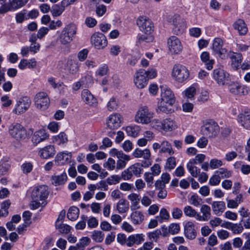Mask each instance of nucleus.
Segmentation results:
<instances>
[{"label":"nucleus","mask_w":250,"mask_h":250,"mask_svg":"<svg viewBox=\"0 0 250 250\" xmlns=\"http://www.w3.org/2000/svg\"><path fill=\"white\" fill-rule=\"evenodd\" d=\"M49 194L48 188L45 185L34 188L31 193L32 201L30 204V208L36 209L40 207H44L47 204L46 199Z\"/></svg>","instance_id":"nucleus-1"},{"label":"nucleus","mask_w":250,"mask_h":250,"mask_svg":"<svg viewBox=\"0 0 250 250\" xmlns=\"http://www.w3.org/2000/svg\"><path fill=\"white\" fill-rule=\"evenodd\" d=\"M77 32V26L70 23L66 24L62 30L58 41L63 45H67L74 39Z\"/></svg>","instance_id":"nucleus-2"},{"label":"nucleus","mask_w":250,"mask_h":250,"mask_svg":"<svg viewBox=\"0 0 250 250\" xmlns=\"http://www.w3.org/2000/svg\"><path fill=\"white\" fill-rule=\"evenodd\" d=\"M168 21L173 26L172 30L175 34L180 35L185 32L187 28L186 21L179 15L169 16Z\"/></svg>","instance_id":"nucleus-3"},{"label":"nucleus","mask_w":250,"mask_h":250,"mask_svg":"<svg viewBox=\"0 0 250 250\" xmlns=\"http://www.w3.org/2000/svg\"><path fill=\"white\" fill-rule=\"evenodd\" d=\"M171 76L176 82L182 83L189 78V71L185 66L176 64L173 67Z\"/></svg>","instance_id":"nucleus-4"},{"label":"nucleus","mask_w":250,"mask_h":250,"mask_svg":"<svg viewBox=\"0 0 250 250\" xmlns=\"http://www.w3.org/2000/svg\"><path fill=\"white\" fill-rule=\"evenodd\" d=\"M153 115V112L147 106H143L137 112L135 120L138 123L147 124L151 122Z\"/></svg>","instance_id":"nucleus-5"},{"label":"nucleus","mask_w":250,"mask_h":250,"mask_svg":"<svg viewBox=\"0 0 250 250\" xmlns=\"http://www.w3.org/2000/svg\"><path fill=\"white\" fill-rule=\"evenodd\" d=\"M220 131L217 123L210 120L207 122L201 127V132L203 135L208 138L216 137Z\"/></svg>","instance_id":"nucleus-6"},{"label":"nucleus","mask_w":250,"mask_h":250,"mask_svg":"<svg viewBox=\"0 0 250 250\" xmlns=\"http://www.w3.org/2000/svg\"><path fill=\"white\" fill-rule=\"evenodd\" d=\"M9 132L11 136L18 141L23 140L27 137L25 128L18 123H13L9 126Z\"/></svg>","instance_id":"nucleus-7"},{"label":"nucleus","mask_w":250,"mask_h":250,"mask_svg":"<svg viewBox=\"0 0 250 250\" xmlns=\"http://www.w3.org/2000/svg\"><path fill=\"white\" fill-rule=\"evenodd\" d=\"M137 24L140 30L146 34L150 35L154 30V24L146 16H140L137 20Z\"/></svg>","instance_id":"nucleus-8"},{"label":"nucleus","mask_w":250,"mask_h":250,"mask_svg":"<svg viewBox=\"0 0 250 250\" xmlns=\"http://www.w3.org/2000/svg\"><path fill=\"white\" fill-rule=\"evenodd\" d=\"M31 101L28 97L24 96L20 98L16 102L13 112L20 115L25 112L29 108Z\"/></svg>","instance_id":"nucleus-9"},{"label":"nucleus","mask_w":250,"mask_h":250,"mask_svg":"<svg viewBox=\"0 0 250 250\" xmlns=\"http://www.w3.org/2000/svg\"><path fill=\"white\" fill-rule=\"evenodd\" d=\"M110 155L113 157H117L118 160L117 162L116 168L117 169H123L125 167L127 162L130 160V156L119 151L116 148H112L110 151Z\"/></svg>","instance_id":"nucleus-10"},{"label":"nucleus","mask_w":250,"mask_h":250,"mask_svg":"<svg viewBox=\"0 0 250 250\" xmlns=\"http://www.w3.org/2000/svg\"><path fill=\"white\" fill-rule=\"evenodd\" d=\"M213 78L217 83L221 86L229 84L230 81L229 74L220 68L213 70Z\"/></svg>","instance_id":"nucleus-11"},{"label":"nucleus","mask_w":250,"mask_h":250,"mask_svg":"<svg viewBox=\"0 0 250 250\" xmlns=\"http://www.w3.org/2000/svg\"><path fill=\"white\" fill-rule=\"evenodd\" d=\"M34 103L36 107L38 109L45 110L49 105L50 100L46 93L41 92L35 96Z\"/></svg>","instance_id":"nucleus-12"},{"label":"nucleus","mask_w":250,"mask_h":250,"mask_svg":"<svg viewBox=\"0 0 250 250\" xmlns=\"http://www.w3.org/2000/svg\"><path fill=\"white\" fill-rule=\"evenodd\" d=\"M91 43L98 49H102L106 46L107 41L105 36L102 33H94L91 37Z\"/></svg>","instance_id":"nucleus-13"},{"label":"nucleus","mask_w":250,"mask_h":250,"mask_svg":"<svg viewBox=\"0 0 250 250\" xmlns=\"http://www.w3.org/2000/svg\"><path fill=\"white\" fill-rule=\"evenodd\" d=\"M123 122V118L119 113H114L106 119L107 127L110 129H116L121 126Z\"/></svg>","instance_id":"nucleus-14"},{"label":"nucleus","mask_w":250,"mask_h":250,"mask_svg":"<svg viewBox=\"0 0 250 250\" xmlns=\"http://www.w3.org/2000/svg\"><path fill=\"white\" fill-rule=\"evenodd\" d=\"M146 70L140 69L136 72L134 76V83L139 89L144 88L147 84L148 79L145 75Z\"/></svg>","instance_id":"nucleus-15"},{"label":"nucleus","mask_w":250,"mask_h":250,"mask_svg":"<svg viewBox=\"0 0 250 250\" xmlns=\"http://www.w3.org/2000/svg\"><path fill=\"white\" fill-rule=\"evenodd\" d=\"M167 45L169 51L174 54L180 53L183 49L181 41L175 36H171L168 38Z\"/></svg>","instance_id":"nucleus-16"},{"label":"nucleus","mask_w":250,"mask_h":250,"mask_svg":"<svg viewBox=\"0 0 250 250\" xmlns=\"http://www.w3.org/2000/svg\"><path fill=\"white\" fill-rule=\"evenodd\" d=\"M161 90L160 100L166 102L169 105H172L175 102V98L171 89L165 86L161 87Z\"/></svg>","instance_id":"nucleus-17"},{"label":"nucleus","mask_w":250,"mask_h":250,"mask_svg":"<svg viewBox=\"0 0 250 250\" xmlns=\"http://www.w3.org/2000/svg\"><path fill=\"white\" fill-rule=\"evenodd\" d=\"M223 42L220 38H215L212 43V50L219 56L224 59L227 53V50L222 48Z\"/></svg>","instance_id":"nucleus-18"},{"label":"nucleus","mask_w":250,"mask_h":250,"mask_svg":"<svg viewBox=\"0 0 250 250\" xmlns=\"http://www.w3.org/2000/svg\"><path fill=\"white\" fill-rule=\"evenodd\" d=\"M238 121L247 129H250V110H246L238 116Z\"/></svg>","instance_id":"nucleus-19"},{"label":"nucleus","mask_w":250,"mask_h":250,"mask_svg":"<svg viewBox=\"0 0 250 250\" xmlns=\"http://www.w3.org/2000/svg\"><path fill=\"white\" fill-rule=\"evenodd\" d=\"M56 150L54 146L48 145L41 148L39 151V155L42 159H49L55 154Z\"/></svg>","instance_id":"nucleus-20"},{"label":"nucleus","mask_w":250,"mask_h":250,"mask_svg":"<svg viewBox=\"0 0 250 250\" xmlns=\"http://www.w3.org/2000/svg\"><path fill=\"white\" fill-rule=\"evenodd\" d=\"M48 137V134L46 133L44 130L40 129L35 132L32 137V142L33 144L37 145L46 140Z\"/></svg>","instance_id":"nucleus-21"},{"label":"nucleus","mask_w":250,"mask_h":250,"mask_svg":"<svg viewBox=\"0 0 250 250\" xmlns=\"http://www.w3.org/2000/svg\"><path fill=\"white\" fill-rule=\"evenodd\" d=\"M185 235L189 239H194L196 236V232L194 229V225L191 222H187L185 226Z\"/></svg>","instance_id":"nucleus-22"},{"label":"nucleus","mask_w":250,"mask_h":250,"mask_svg":"<svg viewBox=\"0 0 250 250\" xmlns=\"http://www.w3.org/2000/svg\"><path fill=\"white\" fill-rule=\"evenodd\" d=\"M83 101L87 104L92 105L97 103V100L87 89H83L82 92Z\"/></svg>","instance_id":"nucleus-23"},{"label":"nucleus","mask_w":250,"mask_h":250,"mask_svg":"<svg viewBox=\"0 0 250 250\" xmlns=\"http://www.w3.org/2000/svg\"><path fill=\"white\" fill-rule=\"evenodd\" d=\"M71 157V153L70 152H60L57 154L55 157V161L59 165H64L65 163L70 162Z\"/></svg>","instance_id":"nucleus-24"},{"label":"nucleus","mask_w":250,"mask_h":250,"mask_svg":"<svg viewBox=\"0 0 250 250\" xmlns=\"http://www.w3.org/2000/svg\"><path fill=\"white\" fill-rule=\"evenodd\" d=\"M127 198L131 202L130 208L132 210H137L140 208V206L139 205L140 197L139 194L135 193H131L128 195Z\"/></svg>","instance_id":"nucleus-25"},{"label":"nucleus","mask_w":250,"mask_h":250,"mask_svg":"<svg viewBox=\"0 0 250 250\" xmlns=\"http://www.w3.org/2000/svg\"><path fill=\"white\" fill-rule=\"evenodd\" d=\"M233 28L237 30L241 35H244L248 32V28L245 21L242 19H238L233 24Z\"/></svg>","instance_id":"nucleus-26"},{"label":"nucleus","mask_w":250,"mask_h":250,"mask_svg":"<svg viewBox=\"0 0 250 250\" xmlns=\"http://www.w3.org/2000/svg\"><path fill=\"white\" fill-rule=\"evenodd\" d=\"M67 176L65 172L60 175L54 174L51 176V180L52 184L56 186L64 184L67 181Z\"/></svg>","instance_id":"nucleus-27"},{"label":"nucleus","mask_w":250,"mask_h":250,"mask_svg":"<svg viewBox=\"0 0 250 250\" xmlns=\"http://www.w3.org/2000/svg\"><path fill=\"white\" fill-rule=\"evenodd\" d=\"M177 127V125L174 119L168 118L163 120V130L171 131Z\"/></svg>","instance_id":"nucleus-28"},{"label":"nucleus","mask_w":250,"mask_h":250,"mask_svg":"<svg viewBox=\"0 0 250 250\" xmlns=\"http://www.w3.org/2000/svg\"><path fill=\"white\" fill-rule=\"evenodd\" d=\"M132 155L136 158H143L145 160H148L150 158L151 153L148 149L141 150L136 148L133 152Z\"/></svg>","instance_id":"nucleus-29"},{"label":"nucleus","mask_w":250,"mask_h":250,"mask_svg":"<svg viewBox=\"0 0 250 250\" xmlns=\"http://www.w3.org/2000/svg\"><path fill=\"white\" fill-rule=\"evenodd\" d=\"M130 215L132 222L135 225L141 224L144 220L145 216L143 212L140 210H134Z\"/></svg>","instance_id":"nucleus-30"},{"label":"nucleus","mask_w":250,"mask_h":250,"mask_svg":"<svg viewBox=\"0 0 250 250\" xmlns=\"http://www.w3.org/2000/svg\"><path fill=\"white\" fill-rule=\"evenodd\" d=\"M172 105H169L166 102L160 100L158 103V107L156 109V112H161L166 113H170L174 111V110L171 107Z\"/></svg>","instance_id":"nucleus-31"},{"label":"nucleus","mask_w":250,"mask_h":250,"mask_svg":"<svg viewBox=\"0 0 250 250\" xmlns=\"http://www.w3.org/2000/svg\"><path fill=\"white\" fill-rule=\"evenodd\" d=\"M37 66V62L35 59L33 58L29 61L22 59L19 64V67L21 69H24L27 67L30 69L34 68Z\"/></svg>","instance_id":"nucleus-32"},{"label":"nucleus","mask_w":250,"mask_h":250,"mask_svg":"<svg viewBox=\"0 0 250 250\" xmlns=\"http://www.w3.org/2000/svg\"><path fill=\"white\" fill-rule=\"evenodd\" d=\"M211 205L212 210L216 215H219L226 209V204L223 201H214Z\"/></svg>","instance_id":"nucleus-33"},{"label":"nucleus","mask_w":250,"mask_h":250,"mask_svg":"<svg viewBox=\"0 0 250 250\" xmlns=\"http://www.w3.org/2000/svg\"><path fill=\"white\" fill-rule=\"evenodd\" d=\"M144 241L143 237L141 234L132 235L127 239V246L131 247L134 244L137 245L141 244Z\"/></svg>","instance_id":"nucleus-34"},{"label":"nucleus","mask_w":250,"mask_h":250,"mask_svg":"<svg viewBox=\"0 0 250 250\" xmlns=\"http://www.w3.org/2000/svg\"><path fill=\"white\" fill-rule=\"evenodd\" d=\"M230 58L231 60L232 67L235 69H237L240 66L242 61V55L240 53H233Z\"/></svg>","instance_id":"nucleus-35"},{"label":"nucleus","mask_w":250,"mask_h":250,"mask_svg":"<svg viewBox=\"0 0 250 250\" xmlns=\"http://www.w3.org/2000/svg\"><path fill=\"white\" fill-rule=\"evenodd\" d=\"M66 69L72 74H76L79 70L78 62L72 59L68 60L66 63Z\"/></svg>","instance_id":"nucleus-36"},{"label":"nucleus","mask_w":250,"mask_h":250,"mask_svg":"<svg viewBox=\"0 0 250 250\" xmlns=\"http://www.w3.org/2000/svg\"><path fill=\"white\" fill-rule=\"evenodd\" d=\"M201 59L202 62L205 63L206 68L208 70H211L213 68V64L214 63V61L213 60L209 59V54L208 52H203L201 55Z\"/></svg>","instance_id":"nucleus-37"},{"label":"nucleus","mask_w":250,"mask_h":250,"mask_svg":"<svg viewBox=\"0 0 250 250\" xmlns=\"http://www.w3.org/2000/svg\"><path fill=\"white\" fill-rule=\"evenodd\" d=\"M116 208L119 213H124L129 209V205L125 199H121L117 203Z\"/></svg>","instance_id":"nucleus-38"},{"label":"nucleus","mask_w":250,"mask_h":250,"mask_svg":"<svg viewBox=\"0 0 250 250\" xmlns=\"http://www.w3.org/2000/svg\"><path fill=\"white\" fill-rule=\"evenodd\" d=\"M161 146V149L159 150L160 153L167 152L169 155H172L174 153L170 143L167 141L164 140L162 142Z\"/></svg>","instance_id":"nucleus-39"},{"label":"nucleus","mask_w":250,"mask_h":250,"mask_svg":"<svg viewBox=\"0 0 250 250\" xmlns=\"http://www.w3.org/2000/svg\"><path fill=\"white\" fill-rule=\"evenodd\" d=\"M79 214V208L75 206H72L69 208L67 216V218L69 220L71 221H75L78 218Z\"/></svg>","instance_id":"nucleus-40"},{"label":"nucleus","mask_w":250,"mask_h":250,"mask_svg":"<svg viewBox=\"0 0 250 250\" xmlns=\"http://www.w3.org/2000/svg\"><path fill=\"white\" fill-rule=\"evenodd\" d=\"M88 189L89 191H86L83 195V200L85 201L89 200L93 197L95 191L97 189V185L90 184L88 185Z\"/></svg>","instance_id":"nucleus-41"},{"label":"nucleus","mask_w":250,"mask_h":250,"mask_svg":"<svg viewBox=\"0 0 250 250\" xmlns=\"http://www.w3.org/2000/svg\"><path fill=\"white\" fill-rule=\"evenodd\" d=\"M143 166L139 163H135L129 167L130 170L133 175L138 177L140 176V174L143 171Z\"/></svg>","instance_id":"nucleus-42"},{"label":"nucleus","mask_w":250,"mask_h":250,"mask_svg":"<svg viewBox=\"0 0 250 250\" xmlns=\"http://www.w3.org/2000/svg\"><path fill=\"white\" fill-rule=\"evenodd\" d=\"M126 132L128 136L136 137L137 136L140 131V128L138 126H128L125 128Z\"/></svg>","instance_id":"nucleus-43"},{"label":"nucleus","mask_w":250,"mask_h":250,"mask_svg":"<svg viewBox=\"0 0 250 250\" xmlns=\"http://www.w3.org/2000/svg\"><path fill=\"white\" fill-rule=\"evenodd\" d=\"M26 3L23 0H9V5L12 10H15L23 6Z\"/></svg>","instance_id":"nucleus-44"},{"label":"nucleus","mask_w":250,"mask_h":250,"mask_svg":"<svg viewBox=\"0 0 250 250\" xmlns=\"http://www.w3.org/2000/svg\"><path fill=\"white\" fill-rule=\"evenodd\" d=\"M215 174H218L220 178H227L231 176L232 172L225 168H220L215 171Z\"/></svg>","instance_id":"nucleus-45"},{"label":"nucleus","mask_w":250,"mask_h":250,"mask_svg":"<svg viewBox=\"0 0 250 250\" xmlns=\"http://www.w3.org/2000/svg\"><path fill=\"white\" fill-rule=\"evenodd\" d=\"M90 242V239L87 237L82 238L79 242L76 244L79 250H84L85 247L88 246Z\"/></svg>","instance_id":"nucleus-46"},{"label":"nucleus","mask_w":250,"mask_h":250,"mask_svg":"<svg viewBox=\"0 0 250 250\" xmlns=\"http://www.w3.org/2000/svg\"><path fill=\"white\" fill-rule=\"evenodd\" d=\"M200 211L202 213V215L205 218L206 220H208L211 217V208H210L207 205H203L201 206Z\"/></svg>","instance_id":"nucleus-47"},{"label":"nucleus","mask_w":250,"mask_h":250,"mask_svg":"<svg viewBox=\"0 0 250 250\" xmlns=\"http://www.w3.org/2000/svg\"><path fill=\"white\" fill-rule=\"evenodd\" d=\"M228 87L229 91L234 94H238L240 93V90L241 88V86L239 84V83L231 82L230 83H229Z\"/></svg>","instance_id":"nucleus-48"},{"label":"nucleus","mask_w":250,"mask_h":250,"mask_svg":"<svg viewBox=\"0 0 250 250\" xmlns=\"http://www.w3.org/2000/svg\"><path fill=\"white\" fill-rule=\"evenodd\" d=\"M54 142H59L58 144H64L67 142L68 140L66 135L64 132H61L59 134L54 137Z\"/></svg>","instance_id":"nucleus-49"},{"label":"nucleus","mask_w":250,"mask_h":250,"mask_svg":"<svg viewBox=\"0 0 250 250\" xmlns=\"http://www.w3.org/2000/svg\"><path fill=\"white\" fill-rule=\"evenodd\" d=\"M209 165L210 168L214 169L218 168L222 166L223 163L221 160L214 158L210 160Z\"/></svg>","instance_id":"nucleus-50"},{"label":"nucleus","mask_w":250,"mask_h":250,"mask_svg":"<svg viewBox=\"0 0 250 250\" xmlns=\"http://www.w3.org/2000/svg\"><path fill=\"white\" fill-rule=\"evenodd\" d=\"M104 237V234L99 230H94L91 235L92 239L97 242H101Z\"/></svg>","instance_id":"nucleus-51"},{"label":"nucleus","mask_w":250,"mask_h":250,"mask_svg":"<svg viewBox=\"0 0 250 250\" xmlns=\"http://www.w3.org/2000/svg\"><path fill=\"white\" fill-rule=\"evenodd\" d=\"M118 106V101L115 98H112L110 99L107 104V109L110 111L115 110Z\"/></svg>","instance_id":"nucleus-52"},{"label":"nucleus","mask_w":250,"mask_h":250,"mask_svg":"<svg viewBox=\"0 0 250 250\" xmlns=\"http://www.w3.org/2000/svg\"><path fill=\"white\" fill-rule=\"evenodd\" d=\"M187 169L192 177H197L200 172V169L196 166H192L191 164H187Z\"/></svg>","instance_id":"nucleus-53"},{"label":"nucleus","mask_w":250,"mask_h":250,"mask_svg":"<svg viewBox=\"0 0 250 250\" xmlns=\"http://www.w3.org/2000/svg\"><path fill=\"white\" fill-rule=\"evenodd\" d=\"M189 202L194 206L198 207L201 204L202 199L198 195L195 194L192 195L189 199Z\"/></svg>","instance_id":"nucleus-54"},{"label":"nucleus","mask_w":250,"mask_h":250,"mask_svg":"<svg viewBox=\"0 0 250 250\" xmlns=\"http://www.w3.org/2000/svg\"><path fill=\"white\" fill-rule=\"evenodd\" d=\"M27 12V11L26 10L23 9L21 12L17 13L16 15L17 22L21 23L24 20H26Z\"/></svg>","instance_id":"nucleus-55"},{"label":"nucleus","mask_w":250,"mask_h":250,"mask_svg":"<svg viewBox=\"0 0 250 250\" xmlns=\"http://www.w3.org/2000/svg\"><path fill=\"white\" fill-rule=\"evenodd\" d=\"M64 7L62 6H60L58 5H54L51 10V12L53 16H60L62 12L64 11Z\"/></svg>","instance_id":"nucleus-56"},{"label":"nucleus","mask_w":250,"mask_h":250,"mask_svg":"<svg viewBox=\"0 0 250 250\" xmlns=\"http://www.w3.org/2000/svg\"><path fill=\"white\" fill-rule=\"evenodd\" d=\"M10 165L8 162L1 160L0 162V176H2L6 174Z\"/></svg>","instance_id":"nucleus-57"},{"label":"nucleus","mask_w":250,"mask_h":250,"mask_svg":"<svg viewBox=\"0 0 250 250\" xmlns=\"http://www.w3.org/2000/svg\"><path fill=\"white\" fill-rule=\"evenodd\" d=\"M159 216L156 217L158 221L161 222L162 220H167L169 217V215L166 208H163L160 210Z\"/></svg>","instance_id":"nucleus-58"},{"label":"nucleus","mask_w":250,"mask_h":250,"mask_svg":"<svg viewBox=\"0 0 250 250\" xmlns=\"http://www.w3.org/2000/svg\"><path fill=\"white\" fill-rule=\"evenodd\" d=\"M183 210L186 216L192 217L196 215V211L190 206H186Z\"/></svg>","instance_id":"nucleus-59"},{"label":"nucleus","mask_w":250,"mask_h":250,"mask_svg":"<svg viewBox=\"0 0 250 250\" xmlns=\"http://www.w3.org/2000/svg\"><path fill=\"white\" fill-rule=\"evenodd\" d=\"M104 167L109 170H113L115 167V161L111 158L108 159L107 161L104 164Z\"/></svg>","instance_id":"nucleus-60"},{"label":"nucleus","mask_w":250,"mask_h":250,"mask_svg":"<svg viewBox=\"0 0 250 250\" xmlns=\"http://www.w3.org/2000/svg\"><path fill=\"white\" fill-rule=\"evenodd\" d=\"M108 68L106 64H103L99 67L96 72V75L99 76H103L107 74Z\"/></svg>","instance_id":"nucleus-61"},{"label":"nucleus","mask_w":250,"mask_h":250,"mask_svg":"<svg viewBox=\"0 0 250 250\" xmlns=\"http://www.w3.org/2000/svg\"><path fill=\"white\" fill-rule=\"evenodd\" d=\"M176 165V159L174 157H170L167 160L166 167L170 170L174 168Z\"/></svg>","instance_id":"nucleus-62"},{"label":"nucleus","mask_w":250,"mask_h":250,"mask_svg":"<svg viewBox=\"0 0 250 250\" xmlns=\"http://www.w3.org/2000/svg\"><path fill=\"white\" fill-rule=\"evenodd\" d=\"M243 226L242 224H233L231 226V230L235 234H239L241 233L243 230Z\"/></svg>","instance_id":"nucleus-63"},{"label":"nucleus","mask_w":250,"mask_h":250,"mask_svg":"<svg viewBox=\"0 0 250 250\" xmlns=\"http://www.w3.org/2000/svg\"><path fill=\"white\" fill-rule=\"evenodd\" d=\"M196 93V88L194 86H190L185 91V96L188 98L193 97Z\"/></svg>","instance_id":"nucleus-64"}]
</instances>
